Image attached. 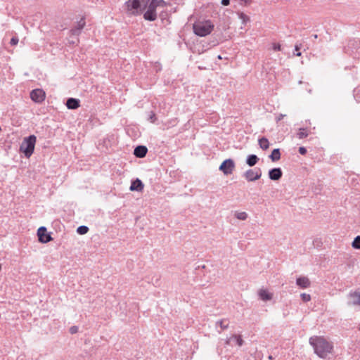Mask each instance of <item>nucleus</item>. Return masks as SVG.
Masks as SVG:
<instances>
[{
  "label": "nucleus",
  "mask_w": 360,
  "mask_h": 360,
  "mask_svg": "<svg viewBox=\"0 0 360 360\" xmlns=\"http://www.w3.org/2000/svg\"><path fill=\"white\" fill-rule=\"evenodd\" d=\"M125 6L129 15L137 16L143 14L144 19L148 21L156 19L158 0H128Z\"/></svg>",
  "instance_id": "f257e3e1"
},
{
  "label": "nucleus",
  "mask_w": 360,
  "mask_h": 360,
  "mask_svg": "<svg viewBox=\"0 0 360 360\" xmlns=\"http://www.w3.org/2000/svg\"><path fill=\"white\" fill-rule=\"evenodd\" d=\"M309 344L312 346L314 353L321 359H326L333 350V342L323 336H312L309 338Z\"/></svg>",
  "instance_id": "f03ea898"
},
{
  "label": "nucleus",
  "mask_w": 360,
  "mask_h": 360,
  "mask_svg": "<svg viewBox=\"0 0 360 360\" xmlns=\"http://www.w3.org/2000/svg\"><path fill=\"white\" fill-rule=\"evenodd\" d=\"M194 33L199 37H205L210 34L214 29V24L211 20H197L193 25Z\"/></svg>",
  "instance_id": "7ed1b4c3"
},
{
  "label": "nucleus",
  "mask_w": 360,
  "mask_h": 360,
  "mask_svg": "<svg viewBox=\"0 0 360 360\" xmlns=\"http://www.w3.org/2000/svg\"><path fill=\"white\" fill-rule=\"evenodd\" d=\"M36 141L37 137L34 135H30L22 141L20 150L24 153L26 158H29L33 154Z\"/></svg>",
  "instance_id": "20e7f679"
},
{
  "label": "nucleus",
  "mask_w": 360,
  "mask_h": 360,
  "mask_svg": "<svg viewBox=\"0 0 360 360\" xmlns=\"http://www.w3.org/2000/svg\"><path fill=\"white\" fill-rule=\"evenodd\" d=\"M85 24L86 22L84 18H81L80 20L77 22V25L70 30V38L71 39H70L69 41L70 44H77L79 39L77 38L75 39V37H77L80 34L82 30L85 26Z\"/></svg>",
  "instance_id": "39448f33"
},
{
  "label": "nucleus",
  "mask_w": 360,
  "mask_h": 360,
  "mask_svg": "<svg viewBox=\"0 0 360 360\" xmlns=\"http://www.w3.org/2000/svg\"><path fill=\"white\" fill-rule=\"evenodd\" d=\"M244 178L248 181H255L259 179L262 176V170L260 168L249 169L243 174Z\"/></svg>",
  "instance_id": "423d86ee"
},
{
  "label": "nucleus",
  "mask_w": 360,
  "mask_h": 360,
  "mask_svg": "<svg viewBox=\"0 0 360 360\" xmlns=\"http://www.w3.org/2000/svg\"><path fill=\"white\" fill-rule=\"evenodd\" d=\"M236 165L232 159H226L222 162L219 169L225 175L231 174L235 169Z\"/></svg>",
  "instance_id": "0eeeda50"
},
{
  "label": "nucleus",
  "mask_w": 360,
  "mask_h": 360,
  "mask_svg": "<svg viewBox=\"0 0 360 360\" xmlns=\"http://www.w3.org/2000/svg\"><path fill=\"white\" fill-rule=\"evenodd\" d=\"M37 236L39 241L41 243H46L53 240L45 226H41L38 229Z\"/></svg>",
  "instance_id": "6e6552de"
},
{
  "label": "nucleus",
  "mask_w": 360,
  "mask_h": 360,
  "mask_svg": "<svg viewBox=\"0 0 360 360\" xmlns=\"http://www.w3.org/2000/svg\"><path fill=\"white\" fill-rule=\"evenodd\" d=\"M30 98L35 103H41L45 98V93L39 89H33L30 92Z\"/></svg>",
  "instance_id": "1a4fd4ad"
},
{
  "label": "nucleus",
  "mask_w": 360,
  "mask_h": 360,
  "mask_svg": "<svg viewBox=\"0 0 360 360\" xmlns=\"http://www.w3.org/2000/svg\"><path fill=\"white\" fill-rule=\"evenodd\" d=\"M348 297L351 299V301L348 302L349 305H360V290H357L355 291H351Z\"/></svg>",
  "instance_id": "9d476101"
},
{
  "label": "nucleus",
  "mask_w": 360,
  "mask_h": 360,
  "mask_svg": "<svg viewBox=\"0 0 360 360\" xmlns=\"http://www.w3.org/2000/svg\"><path fill=\"white\" fill-rule=\"evenodd\" d=\"M283 175V172L280 167L271 169L269 171V178L273 181L279 180Z\"/></svg>",
  "instance_id": "9b49d317"
},
{
  "label": "nucleus",
  "mask_w": 360,
  "mask_h": 360,
  "mask_svg": "<svg viewBox=\"0 0 360 360\" xmlns=\"http://www.w3.org/2000/svg\"><path fill=\"white\" fill-rule=\"evenodd\" d=\"M229 321L227 319H223L216 321L215 328L219 333H221L223 330H226L229 326Z\"/></svg>",
  "instance_id": "f8f14e48"
},
{
  "label": "nucleus",
  "mask_w": 360,
  "mask_h": 360,
  "mask_svg": "<svg viewBox=\"0 0 360 360\" xmlns=\"http://www.w3.org/2000/svg\"><path fill=\"white\" fill-rule=\"evenodd\" d=\"M148 152V148L145 146H138L134 148V155L136 158H144Z\"/></svg>",
  "instance_id": "ddd939ff"
},
{
  "label": "nucleus",
  "mask_w": 360,
  "mask_h": 360,
  "mask_svg": "<svg viewBox=\"0 0 360 360\" xmlns=\"http://www.w3.org/2000/svg\"><path fill=\"white\" fill-rule=\"evenodd\" d=\"M296 284L301 288H307L310 286L311 282L306 276H301L296 279Z\"/></svg>",
  "instance_id": "4468645a"
},
{
  "label": "nucleus",
  "mask_w": 360,
  "mask_h": 360,
  "mask_svg": "<svg viewBox=\"0 0 360 360\" xmlns=\"http://www.w3.org/2000/svg\"><path fill=\"white\" fill-rule=\"evenodd\" d=\"M66 106L68 109H77L80 106V101L77 98H69L66 101Z\"/></svg>",
  "instance_id": "2eb2a0df"
},
{
  "label": "nucleus",
  "mask_w": 360,
  "mask_h": 360,
  "mask_svg": "<svg viewBox=\"0 0 360 360\" xmlns=\"http://www.w3.org/2000/svg\"><path fill=\"white\" fill-rule=\"evenodd\" d=\"M143 188V184L139 179L132 181L129 188L131 191H141Z\"/></svg>",
  "instance_id": "dca6fc26"
},
{
  "label": "nucleus",
  "mask_w": 360,
  "mask_h": 360,
  "mask_svg": "<svg viewBox=\"0 0 360 360\" xmlns=\"http://www.w3.org/2000/svg\"><path fill=\"white\" fill-rule=\"evenodd\" d=\"M258 295L259 298L265 302L269 301L273 298V294L264 289L259 290Z\"/></svg>",
  "instance_id": "f3484780"
},
{
  "label": "nucleus",
  "mask_w": 360,
  "mask_h": 360,
  "mask_svg": "<svg viewBox=\"0 0 360 360\" xmlns=\"http://www.w3.org/2000/svg\"><path fill=\"white\" fill-rule=\"evenodd\" d=\"M259 161V158L254 154L249 155L246 159V164L250 167L255 166Z\"/></svg>",
  "instance_id": "a211bd4d"
},
{
  "label": "nucleus",
  "mask_w": 360,
  "mask_h": 360,
  "mask_svg": "<svg viewBox=\"0 0 360 360\" xmlns=\"http://www.w3.org/2000/svg\"><path fill=\"white\" fill-rule=\"evenodd\" d=\"M159 18H160L161 22L164 26H166L170 23L169 15L167 11H161V13L159 15Z\"/></svg>",
  "instance_id": "6ab92c4d"
},
{
  "label": "nucleus",
  "mask_w": 360,
  "mask_h": 360,
  "mask_svg": "<svg viewBox=\"0 0 360 360\" xmlns=\"http://www.w3.org/2000/svg\"><path fill=\"white\" fill-rule=\"evenodd\" d=\"M269 158L273 161L276 162L281 158V152L278 148L274 149L271 154L269 155Z\"/></svg>",
  "instance_id": "aec40b11"
},
{
  "label": "nucleus",
  "mask_w": 360,
  "mask_h": 360,
  "mask_svg": "<svg viewBox=\"0 0 360 360\" xmlns=\"http://www.w3.org/2000/svg\"><path fill=\"white\" fill-rule=\"evenodd\" d=\"M259 145L262 150H266L269 147V140L265 137H262L259 139Z\"/></svg>",
  "instance_id": "412c9836"
},
{
  "label": "nucleus",
  "mask_w": 360,
  "mask_h": 360,
  "mask_svg": "<svg viewBox=\"0 0 360 360\" xmlns=\"http://www.w3.org/2000/svg\"><path fill=\"white\" fill-rule=\"evenodd\" d=\"M231 339H234V340H236V344H237L238 346H240H240H242V345H243V342H243V339H242V338H241V336H240V335H232V337H231V338H230L229 339H228V340H226V344H229L230 340H231Z\"/></svg>",
  "instance_id": "4be33fe9"
},
{
  "label": "nucleus",
  "mask_w": 360,
  "mask_h": 360,
  "mask_svg": "<svg viewBox=\"0 0 360 360\" xmlns=\"http://www.w3.org/2000/svg\"><path fill=\"white\" fill-rule=\"evenodd\" d=\"M309 135V132L305 128L299 129V131L297 133V137L299 139H302L307 137Z\"/></svg>",
  "instance_id": "5701e85b"
},
{
  "label": "nucleus",
  "mask_w": 360,
  "mask_h": 360,
  "mask_svg": "<svg viewBox=\"0 0 360 360\" xmlns=\"http://www.w3.org/2000/svg\"><path fill=\"white\" fill-rule=\"evenodd\" d=\"M234 216L239 220H246L248 217L245 212H236Z\"/></svg>",
  "instance_id": "b1692460"
},
{
  "label": "nucleus",
  "mask_w": 360,
  "mask_h": 360,
  "mask_svg": "<svg viewBox=\"0 0 360 360\" xmlns=\"http://www.w3.org/2000/svg\"><path fill=\"white\" fill-rule=\"evenodd\" d=\"M89 231V227L86 226H79L77 229V233L79 235H84L86 234Z\"/></svg>",
  "instance_id": "393cba45"
},
{
  "label": "nucleus",
  "mask_w": 360,
  "mask_h": 360,
  "mask_svg": "<svg viewBox=\"0 0 360 360\" xmlns=\"http://www.w3.org/2000/svg\"><path fill=\"white\" fill-rule=\"evenodd\" d=\"M352 248L360 250V236H356L352 243Z\"/></svg>",
  "instance_id": "a878e982"
},
{
  "label": "nucleus",
  "mask_w": 360,
  "mask_h": 360,
  "mask_svg": "<svg viewBox=\"0 0 360 360\" xmlns=\"http://www.w3.org/2000/svg\"><path fill=\"white\" fill-rule=\"evenodd\" d=\"M239 18L242 20L243 24H245L247 22L250 20V18L245 14L244 13L240 12L238 13Z\"/></svg>",
  "instance_id": "bb28decb"
},
{
  "label": "nucleus",
  "mask_w": 360,
  "mask_h": 360,
  "mask_svg": "<svg viewBox=\"0 0 360 360\" xmlns=\"http://www.w3.org/2000/svg\"><path fill=\"white\" fill-rule=\"evenodd\" d=\"M301 48H302V44H295V52H294V55L295 56H300L302 55L301 52L300 51Z\"/></svg>",
  "instance_id": "cd10ccee"
},
{
  "label": "nucleus",
  "mask_w": 360,
  "mask_h": 360,
  "mask_svg": "<svg viewBox=\"0 0 360 360\" xmlns=\"http://www.w3.org/2000/svg\"><path fill=\"white\" fill-rule=\"evenodd\" d=\"M300 297H301L302 300L304 302H307L311 300V295L309 294H307V293L304 292L300 295Z\"/></svg>",
  "instance_id": "c85d7f7f"
},
{
  "label": "nucleus",
  "mask_w": 360,
  "mask_h": 360,
  "mask_svg": "<svg viewBox=\"0 0 360 360\" xmlns=\"http://www.w3.org/2000/svg\"><path fill=\"white\" fill-rule=\"evenodd\" d=\"M272 49L275 51H279L281 50V44H277V43H273L272 44Z\"/></svg>",
  "instance_id": "c756f323"
},
{
  "label": "nucleus",
  "mask_w": 360,
  "mask_h": 360,
  "mask_svg": "<svg viewBox=\"0 0 360 360\" xmlns=\"http://www.w3.org/2000/svg\"><path fill=\"white\" fill-rule=\"evenodd\" d=\"M18 41L19 40H18V38L17 37H13L11 38L10 44L12 46H15L18 43Z\"/></svg>",
  "instance_id": "7c9ffc66"
},
{
  "label": "nucleus",
  "mask_w": 360,
  "mask_h": 360,
  "mask_svg": "<svg viewBox=\"0 0 360 360\" xmlns=\"http://www.w3.org/2000/svg\"><path fill=\"white\" fill-rule=\"evenodd\" d=\"M78 332V327L76 326H73L70 328V333L71 334H75Z\"/></svg>",
  "instance_id": "2f4dec72"
},
{
  "label": "nucleus",
  "mask_w": 360,
  "mask_h": 360,
  "mask_svg": "<svg viewBox=\"0 0 360 360\" xmlns=\"http://www.w3.org/2000/svg\"><path fill=\"white\" fill-rule=\"evenodd\" d=\"M240 5H248L252 2V0H238Z\"/></svg>",
  "instance_id": "473e14b6"
},
{
  "label": "nucleus",
  "mask_w": 360,
  "mask_h": 360,
  "mask_svg": "<svg viewBox=\"0 0 360 360\" xmlns=\"http://www.w3.org/2000/svg\"><path fill=\"white\" fill-rule=\"evenodd\" d=\"M284 117H285V115L284 114H279L276 117V122H280Z\"/></svg>",
  "instance_id": "72a5a7b5"
},
{
  "label": "nucleus",
  "mask_w": 360,
  "mask_h": 360,
  "mask_svg": "<svg viewBox=\"0 0 360 360\" xmlns=\"http://www.w3.org/2000/svg\"><path fill=\"white\" fill-rule=\"evenodd\" d=\"M299 153L301 154V155H305L307 153V149L306 148L302 146V147H300L299 148Z\"/></svg>",
  "instance_id": "f704fd0d"
},
{
  "label": "nucleus",
  "mask_w": 360,
  "mask_h": 360,
  "mask_svg": "<svg viewBox=\"0 0 360 360\" xmlns=\"http://www.w3.org/2000/svg\"><path fill=\"white\" fill-rule=\"evenodd\" d=\"M158 4H159V8H160V7H164V6H167V4L164 0H159Z\"/></svg>",
  "instance_id": "c9c22d12"
},
{
  "label": "nucleus",
  "mask_w": 360,
  "mask_h": 360,
  "mask_svg": "<svg viewBox=\"0 0 360 360\" xmlns=\"http://www.w3.org/2000/svg\"><path fill=\"white\" fill-rule=\"evenodd\" d=\"M149 119L150 120V121L152 122H154L155 120V114L154 112H151V115H150Z\"/></svg>",
  "instance_id": "e433bc0d"
},
{
  "label": "nucleus",
  "mask_w": 360,
  "mask_h": 360,
  "mask_svg": "<svg viewBox=\"0 0 360 360\" xmlns=\"http://www.w3.org/2000/svg\"><path fill=\"white\" fill-rule=\"evenodd\" d=\"M221 3L223 6H228L230 4V0H221Z\"/></svg>",
  "instance_id": "4c0bfd02"
}]
</instances>
